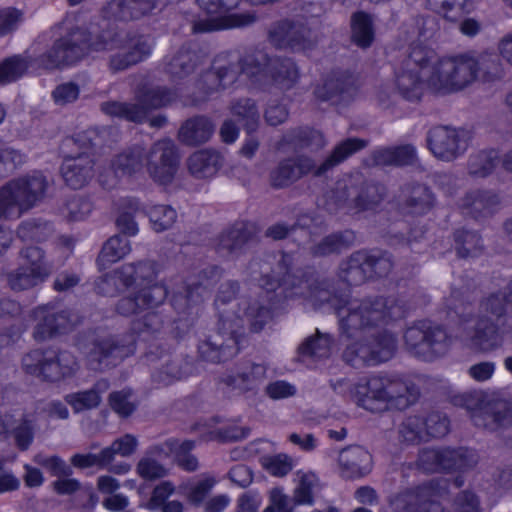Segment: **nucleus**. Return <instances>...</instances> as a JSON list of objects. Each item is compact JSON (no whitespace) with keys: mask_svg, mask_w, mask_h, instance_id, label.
<instances>
[{"mask_svg":"<svg viewBox=\"0 0 512 512\" xmlns=\"http://www.w3.org/2000/svg\"><path fill=\"white\" fill-rule=\"evenodd\" d=\"M199 64L197 53L182 48L175 54L167 56L163 62L164 71L172 81H180L190 75Z\"/></svg>","mask_w":512,"mask_h":512,"instance_id":"35","label":"nucleus"},{"mask_svg":"<svg viewBox=\"0 0 512 512\" xmlns=\"http://www.w3.org/2000/svg\"><path fill=\"white\" fill-rule=\"evenodd\" d=\"M398 199L402 212L410 215L428 213L434 207L436 201L430 187L418 182L403 185Z\"/></svg>","mask_w":512,"mask_h":512,"instance_id":"21","label":"nucleus"},{"mask_svg":"<svg viewBox=\"0 0 512 512\" xmlns=\"http://www.w3.org/2000/svg\"><path fill=\"white\" fill-rule=\"evenodd\" d=\"M356 233L351 229H345L330 233L318 242H311L307 248L310 256L314 258L327 257L341 254L356 244Z\"/></svg>","mask_w":512,"mask_h":512,"instance_id":"25","label":"nucleus"},{"mask_svg":"<svg viewBox=\"0 0 512 512\" xmlns=\"http://www.w3.org/2000/svg\"><path fill=\"white\" fill-rule=\"evenodd\" d=\"M152 229L157 232H163L170 229L177 219V212L168 205H154L147 211Z\"/></svg>","mask_w":512,"mask_h":512,"instance_id":"54","label":"nucleus"},{"mask_svg":"<svg viewBox=\"0 0 512 512\" xmlns=\"http://www.w3.org/2000/svg\"><path fill=\"white\" fill-rule=\"evenodd\" d=\"M338 466L341 477L345 479L362 478L372 470V455L362 446L350 445L340 451Z\"/></svg>","mask_w":512,"mask_h":512,"instance_id":"22","label":"nucleus"},{"mask_svg":"<svg viewBox=\"0 0 512 512\" xmlns=\"http://www.w3.org/2000/svg\"><path fill=\"white\" fill-rule=\"evenodd\" d=\"M2 187L15 217L19 218L44 200L50 187V181L42 172L33 171L8 181Z\"/></svg>","mask_w":512,"mask_h":512,"instance_id":"12","label":"nucleus"},{"mask_svg":"<svg viewBox=\"0 0 512 512\" xmlns=\"http://www.w3.org/2000/svg\"><path fill=\"white\" fill-rule=\"evenodd\" d=\"M168 296L164 282H153L136 287L129 296L118 300L116 311L123 316H132L146 310H152L162 305Z\"/></svg>","mask_w":512,"mask_h":512,"instance_id":"16","label":"nucleus"},{"mask_svg":"<svg viewBox=\"0 0 512 512\" xmlns=\"http://www.w3.org/2000/svg\"><path fill=\"white\" fill-rule=\"evenodd\" d=\"M481 71L483 82L502 75V66L496 55L484 53L478 58L469 54L437 59L434 50L422 45L412 47L404 70L397 74L399 91L407 93L418 86L435 92L456 93L469 86Z\"/></svg>","mask_w":512,"mask_h":512,"instance_id":"3","label":"nucleus"},{"mask_svg":"<svg viewBox=\"0 0 512 512\" xmlns=\"http://www.w3.org/2000/svg\"><path fill=\"white\" fill-rule=\"evenodd\" d=\"M65 401L73 408L76 413L84 410L93 409L99 406L101 396L96 391H81L70 393L65 396Z\"/></svg>","mask_w":512,"mask_h":512,"instance_id":"58","label":"nucleus"},{"mask_svg":"<svg viewBox=\"0 0 512 512\" xmlns=\"http://www.w3.org/2000/svg\"><path fill=\"white\" fill-rule=\"evenodd\" d=\"M255 238V228L246 222H237L223 230L215 239L214 247L222 257L241 254L245 246Z\"/></svg>","mask_w":512,"mask_h":512,"instance_id":"18","label":"nucleus"},{"mask_svg":"<svg viewBox=\"0 0 512 512\" xmlns=\"http://www.w3.org/2000/svg\"><path fill=\"white\" fill-rule=\"evenodd\" d=\"M237 72L230 66L215 65L213 70L205 72L198 80V87L205 93L220 92L233 85Z\"/></svg>","mask_w":512,"mask_h":512,"instance_id":"39","label":"nucleus"},{"mask_svg":"<svg viewBox=\"0 0 512 512\" xmlns=\"http://www.w3.org/2000/svg\"><path fill=\"white\" fill-rule=\"evenodd\" d=\"M500 203L499 196L490 190L474 189L461 199L460 207L474 219L491 215Z\"/></svg>","mask_w":512,"mask_h":512,"instance_id":"30","label":"nucleus"},{"mask_svg":"<svg viewBox=\"0 0 512 512\" xmlns=\"http://www.w3.org/2000/svg\"><path fill=\"white\" fill-rule=\"evenodd\" d=\"M406 350L414 357L431 361L445 355L452 343L446 329L422 320L408 327L403 335Z\"/></svg>","mask_w":512,"mask_h":512,"instance_id":"8","label":"nucleus"},{"mask_svg":"<svg viewBox=\"0 0 512 512\" xmlns=\"http://www.w3.org/2000/svg\"><path fill=\"white\" fill-rule=\"evenodd\" d=\"M384 347L381 351H371L366 340L356 341L345 348L342 357L345 363L357 369L375 366L388 356L389 347L387 344Z\"/></svg>","mask_w":512,"mask_h":512,"instance_id":"33","label":"nucleus"},{"mask_svg":"<svg viewBox=\"0 0 512 512\" xmlns=\"http://www.w3.org/2000/svg\"><path fill=\"white\" fill-rule=\"evenodd\" d=\"M195 448V442L192 440H185L177 442L174 457L177 465L185 471L194 472L198 469L199 463L196 456L190 452Z\"/></svg>","mask_w":512,"mask_h":512,"instance_id":"59","label":"nucleus"},{"mask_svg":"<svg viewBox=\"0 0 512 512\" xmlns=\"http://www.w3.org/2000/svg\"><path fill=\"white\" fill-rule=\"evenodd\" d=\"M266 370V367L262 364L251 363L235 375L224 376L221 381L231 390L245 393L259 387L266 378Z\"/></svg>","mask_w":512,"mask_h":512,"instance_id":"34","label":"nucleus"},{"mask_svg":"<svg viewBox=\"0 0 512 512\" xmlns=\"http://www.w3.org/2000/svg\"><path fill=\"white\" fill-rule=\"evenodd\" d=\"M140 212V205L136 199L127 198L122 200L116 225L121 233L128 236H135L138 233V224L135 216Z\"/></svg>","mask_w":512,"mask_h":512,"instance_id":"50","label":"nucleus"},{"mask_svg":"<svg viewBox=\"0 0 512 512\" xmlns=\"http://www.w3.org/2000/svg\"><path fill=\"white\" fill-rule=\"evenodd\" d=\"M136 470L138 475L145 480H155L167 475V469L148 455L139 460Z\"/></svg>","mask_w":512,"mask_h":512,"instance_id":"62","label":"nucleus"},{"mask_svg":"<svg viewBox=\"0 0 512 512\" xmlns=\"http://www.w3.org/2000/svg\"><path fill=\"white\" fill-rule=\"evenodd\" d=\"M367 258L366 267L370 278L374 276L385 277L393 268L392 259L386 254L373 255L367 251Z\"/></svg>","mask_w":512,"mask_h":512,"instance_id":"64","label":"nucleus"},{"mask_svg":"<svg viewBox=\"0 0 512 512\" xmlns=\"http://www.w3.org/2000/svg\"><path fill=\"white\" fill-rule=\"evenodd\" d=\"M371 158L377 166H410L417 162V150L412 144L381 147L371 153Z\"/></svg>","mask_w":512,"mask_h":512,"instance_id":"32","label":"nucleus"},{"mask_svg":"<svg viewBox=\"0 0 512 512\" xmlns=\"http://www.w3.org/2000/svg\"><path fill=\"white\" fill-rule=\"evenodd\" d=\"M372 20L363 12L355 13L352 17V39L360 47L366 48L373 41Z\"/></svg>","mask_w":512,"mask_h":512,"instance_id":"53","label":"nucleus"},{"mask_svg":"<svg viewBox=\"0 0 512 512\" xmlns=\"http://www.w3.org/2000/svg\"><path fill=\"white\" fill-rule=\"evenodd\" d=\"M431 10L450 21H457L474 8V0H428Z\"/></svg>","mask_w":512,"mask_h":512,"instance_id":"46","label":"nucleus"},{"mask_svg":"<svg viewBox=\"0 0 512 512\" xmlns=\"http://www.w3.org/2000/svg\"><path fill=\"white\" fill-rule=\"evenodd\" d=\"M243 336L244 323L218 322L217 330L199 343V357L213 364L229 361L239 353Z\"/></svg>","mask_w":512,"mask_h":512,"instance_id":"11","label":"nucleus"},{"mask_svg":"<svg viewBox=\"0 0 512 512\" xmlns=\"http://www.w3.org/2000/svg\"><path fill=\"white\" fill-rule=\"evenodd\" d=\"M152 40L149 37L115 34L104 32L95 40L83 29L76 28L61 37L44 54L31 61L26 56L15 55L0 63V85H6L18 80L29 67L36 69H54L62 65L74 64L85 56L102 50L123 48L122 54L111 59L114 70H124L147 58L152 50Z\"/></svg>","mask_w":512,"mask_h":512,"instance_id":"2","label":"nucleus"},{"mask_svg":"<svg viewBox=\"0 0 512 512\" xmlns=\"http://www.w3.org/2000/svg\"><path fill=\"white\" fill-rule=\"evenodd\" d=\"M224 165V156L212 148H204L190 154L186 159L189 174L196 179L215 176Z\"/></svg>","mask_w":512,"mask_h":512,"instance_id":"24","label":"nucleus"},{"mask_svg":"<svg viewBox=\"0 0 512 512\" xmlns=\"http://www.w3.org/2000/svg\"><path fill=\"white\" fill-rule=\"evenodd\" d=\"M448 494V481L433 479L398 493L390 500V505L394 512H451L439 502Z\"/></svg>","mask_w":512,"mask_h":512,"instance_id":"10","label":"nucleus"},{"mask_svg":"<svg viewBox=\"0 0 512 512\" xmlns=\"http://www.w3.org/2000/svg\"><path fill=\"white\" fill-rule=\"evenodd\" d=\"M243 74L256 78V86H276L280 89L292 87L299 78L295 63L289 59L268 58L262 52L247 54L240 60Z\"/></svg>","mask_w":512,"mask_h":512,"instance_id":"7","label":"nucleus"},{"mask_svg":"<svg viewBox=\"0 0 512 512\" xmlns=\"http://www.w3.org/2000/svg\"><path fill=\"white\" fill-rule=\"evenodd\" d=\"M63 178L68 186L80 189L94 175V161L87 153L69 156L64 159L61 167Z\"/></svg>","mask_w":512,"mask_h":512,"instance_id":"29","label":"nucleus"},{"mask_svg":"<svg viewBox=\"0 0 512 512\" xmlns=\"http://www.w3.org/2000/svg\"><path fill=\"white\" fill-rule=\"evenodd\" d=\"M424 420V432L426 440L429 438H441L449 432V420L441 412H431Z\"/></svg>","mask_w":512,"mask_h":512,"instance_id":"57","label":"nucleus"},{"mask_svg":"<svg viewBox=\"0 0 512 512\" xmlns=\"http://www.w3.org/2000/svg\"><path fill=\"white\" fill-rule=\"evenodd\" d=\"M93 205L91 201L83 197H73L65 205L66 216L71 221L84 220L92 212Z\"/></svg>","mask_w":512,"mask_h":512,"instance_id":"63","label":"nucleus"},{"mask_svg":"<svg viewBox=\"0 0 512 512\" xmlns=\"http://www.w3.org/2000/svg\"><path fill=\"white\" fill-rule=\"evenodd\" d=\"M163 98H138L137 102L111 101L102 105V110L109 115L124 118L133 122H142L147 115L161 103Z\"/></svg>","mask_w":512,"mask_h":512,"instance_id":"23","label":"nucleus"},{"mask_svg":"<svg viewBox=\"0 0 512 512\" xmlns=\"http://www.w3.org/2000/svg\"><path fill=\"white\" fill-rule=\"evenodd\" d=\"M131 251L129 240L115 235L110 237L103 245L97 263L101 269L119 261Z\"/></svg>","mask_w":512,"mask_h":512,"instance_id":"45","label":"nucleus"},{"mask_svg":"<svg viewBox=\"0 0 512 512\" xmlns=\"http://www.w3.org/2000/svg\"><path fill=\"white\" fill-rule=\"evenodd\" d=\"M238 291L239 284L236 281H227L220 286L214 302L219 323L224 321L243 323V320L234 313L233 307H229L235 300Z\"/></svg>","mask_w":512,"mask_h":512,"instance_id":"42","label":"nucleus"},{"mask_svg":"<svg viewBox=\"0 0 512 512\" xmlns=\"http://www.w3.org/2000/svg\"><path fill=\"white\" fill-rule=\"evenodd\" d=\"M190 370V364L185 359L169 358L153 372L152 379L159 385L167 386L186 377Z\"/></svg>","mask_w":512,"mask_h":512,"instance_id":"44","label":"nucleus"},{"mask_svg":"<svg viewBox=\"0 0 512 512\" xmlns=\"http://www.w3.org/2000/svg\"><path fill=\"white\" fill-rule=\"evenodd\" d=\"M291 264V256L281 254L277 261L279 279L270 281L266 276L262 280L263 287L272 292L282 286L286 297H305L315 308L324 303L330 304L338 317L342 334L348 338L369 333L391 321L401 319L407 312L406 305L394 296L339 299L332 294L328 280L303 279L300 271L297 274L291 272Z\"/></svg>","mask_w":512,"mask_h":512,"instance_id":"1","label":"nucleus"},{"mask_svg":"<svg viewBox=\"0 0 512 512\" xmlns=\"http://www.w3.org/2000/svg\"><path fill=\"white\" fill-rule=\"evenodd\" d=\"M53 229L48 222L30 219L22 222L17 229V236L22 241L41 242L46 240Z\"/></svg>","mask_w":512,"mask_h":512,"instance_id":"52","label":"nucleus"},{"mask_svg":"<svg viewBox=\"0 0 512 512\" xmlns=\"http://www.w3.org/2000/svg\"><path fill=\"white\" fill-rule=\"evenodd\" d=\"M386 187L374 180L350 177L337 182L326 199L325 207L332 214H357L374 210L385 199Z\"/></svg>","mask_w":512,"mask_h":512,"instance_id":"6","label":"nucleus"},{"mask_svg":"<svg viewBox=\"0 0 512 512\" xmlns=\"http://www.w3.org/2000/svg\"><path fill=\"white\" fill-rule=\"evenodd\" d=\"M31 317L37 322L33 337L36 341H45L56 335L72 330L77 316L69 310H56L51 304L37 306L31 311Z\"/></svg>","mask_w":512,"mask_h":512,"instance_id":"15","label":"nucleus"},{"mask_svg":"<svg viewBox=\"0 0 512 512\" xmlns=\"http://www.w3.org/2000/svg\"><path fill=\"white\" fill-rule=\"evenodd\" d=\"M22 366L26 373L50 382L70 377L78 369L70 352L54 348L32 350L23 357Z\"/></svg>","mask_w":512,"mask_h":512,"instance_id":"9","label":"nucleus"},{"mask_svg":"<svg viewBox=\"0 0 512 512\" xmlns=\"http://www.w3.org/2000/svg\"><path fill=\"white\" fill-rule=\"evenodd\" d=\"M498 163L499 154L496 150H480L468 157L467 173L472 178H486L493 173Z\"/></svg>","mask_w":512,"mask_h":512,"instance_id":"43","label":"nucleus"},{"mask_svg":"<svg viewBox=\"0 0 512 512\" xmlns=\"http://www.w3.org/2000/svg\"><path fill=\"white\" fill-rule=\"evenodd\" d=\"M119 273L121 284L125 288L131 287L132 285L139 287L153 282H159L157 265L151 260H141L123 264L119 267Z\"/></svg>","mask_w":512,"mask_h":512,"instance_id":"31","label":"nucleus"},{"mask_svg":"<svg viewBox=\"0 0 512 512\" xmlns=\"http://www.w3.org/2000/svg\"><path fill=\"white\" fill-rule=\"evenodd\" d=\"M348 396L371 412L404 410L413 405L420 390L411 380L395 374H378L350 384Z\"/></svg>","mask_w":512,"mask_h":512,"instance_id":"4","label":"nucleus"},{"mask_svg":"<svg viewBox=\"0 0 512 512\" xmlns=\"http://www.w3.org/2000/svg\"><path fill=\"white\" fill-rule=\"evenodd\" d=\"M270 41L279 48L307 50L312 47L311 32L302 24L282 21L275 24L269 32Z\"/></svg>","mask_w":512,"mask_h":512,"instance_id":"20","label":"nucleus"},{"mask_svg":"<svg viewBox=\"0 0 512 512\" xmlns=\"http://www.w3.org/2000/svg\"><path fill=\"white\" fill-rule=\"evenodd\" d=\"M332 338L328 334H322L318 330L314 336L308 337L299 347L302 356L322 359L331 354Z\"/></svg>","mask_w":512,"mask_h":512,"instance_id":"49","label":"nucleus"},{"mask_svg":"<svg viewBox=\"0 0 512 512\" xmlns=\"http://www.w3.org/2000/svg\"><path fill=\"white\" fill-rule=\"evenodd\" d=\"M21 265L47 278L52 274L53 267L47 261L45 251L38 246H27L19 251Z\"/></svg>","mask_w":512,"mask_h":512,"instance_id":"48","label":"nucleus"},{"mask_svg":"<svg viewBox=\"0 0 512 512\" xmlns=\"http://www.w3.org/2000/svg\"><path fill=\"white\" fill-rule=\"evenodd\" d=\"M242 0H219L218 17L194 23V32H210L222 29L242 28L253 24L257 16L254 12L239 13L236 9Z\"/></svg>","mask_w":512,"mask_h":512,"instance_id":"17","label":"nucleus"},{"mask_svg":"<svg viewBox=\"0 0 512 512\" xmlns=\"http://www.w3.org/2000/svg\"><path fill=\"white\" fill-rule=\"evenodd\" d=\"M47 279V277L36 273L21 264L18 268L9 272L7 275L8 284L14 291L32 289L44 283Z\"/></svg>","mask_w":512,"mask_h":512,"instance_id":"51","label":"nucleus"},{"mask_svg":"<svg viewBox=\"0 0 512 512\" xmlns=\"http://www.w3.org/2000/svg\"><path fill=\"white\" fill-rule=\"evenodd\" d=\"M286 98H270L267 108L264 112L266 122L271 126H277L285 122L289 115L287 103L283 100Z\"/></svg>","mask_w":512,"mask_h":512,"instance_id":"61","label":"nucleus"},{"mask_svg":"<svg viewBox=\"0 0 512 512\" xmlns=\"http://www.w3.org/2000/svg\"><path fill=\"white\" fill-rule=\"evenodd\" d=\"M423 417H407L400 425L399 433L407 442L426 441Z\"/></svg>","mask_w":512,"mask_h":512,"instance_id":"60","label":"nucleus"},{"mask_svg":"<svg viewBox=\"0 0 512 512\" xmlns=\"http://www.w3.org/2000/svg\"><path fill=\"white\" fill-rule=\"evenodd\" d=\"M215 125L210 118L198 115L185 120L177 133L180 143L189 147H196L208 142L213 136Z\"/></svg>","mask_w":512,"mask_h":512,"instance_id":"28","label":"nucleus"},{"mask_svg":"<svg viewBox=\"0 0 512 512\" xmlns=\"http://www.w3.org/2000/svg\"><path fill=\"white\" fill-rule=\"evenodd\" d=\"M442 471H467L474 468L479 457L477 453L466 447L442 448Z\"/></svg>","mask_w":512,"mask_h":512,"instance_id":"40","label":"nucleus"},{"mask_svg":"<svg viewBox=\"0 0 512 512\" xmlns=\"http://www.w3.org/2000/svg\"><path fill=\"white\" fill-rule=\"evenodd\" d=\"M137 446V438L132 434H125L114 440L109 447L103 449V457H107L108 463H111L116 454L128 457L136 451Z\"/></svg>","mask_w":512,"mask_h":512,"instance_id":"56","label":"nucleus"},{"mask_svg":"<svg viewBox=\"0 0 512 512\" xmlns=\"http://www.w3.org/2000/svg\"><path fill=\"white\" fill-rule=\"evenodd\" d=\"M282 143L296 150L322 149L326 145L324 135L311 127L301 126L288 130L282 137Z\"/></svg>","mask_w":512,"mask_h":512,"instance_id":"36","label":"nucleus"},{"mask_svg":"<svg viewBox=\"0 0 512 512\" xmlns=\"http://www.w3.org/2000/svg\"><path fill=\"white\" fill-rule=\"evenodd\" d=\"M133 352L132 346L119 345L112 337L95 340L86 354L87 365L95 371L115 365Z\"/></svg>","mask_w":512,"mask_h":512,"instance_id":"19","label":"nucleus"},{"mask_svg":"<svg viewBox=\"0 0 512 512\" xmlns=\"http://www.w3.org/2000/svg\"><path fill=\"white\" fill-rule=\"evenodd\" d=\"M510 408L511 405L505 402L487 401L483 407L471 415V419L476 427L495 431L500 427L512 425Z\"/></svg>","mask_w":512,"mask_h":512,"instance_id":"27","label":"nucleus"},{"mask_svg":"<svg viewBox=\"0 0 512 512\" xmlns=\"http://www.w3.org/2000/svg\"><path fill=\"white\" fill-rule=\"evenodd\" d=\"M368 144L365 139L347 138L335 145L321 162L303 153L285 157L271 169L269 183L275 189H285L307 176L323 177Z\"/></svg>","mask_w":512,"mask_h":512,"instance_id":"5","label":"nucleus"},{"mask_svg":"<svg viewBox=\"0 0 512 512\" xmlns=\"http://www.w3.org/2000/svg\"><path fill=\"white\" fill-rule=\"evenodd\" d=\"M266 276L269 277L270 281L279 279V276L277 275V266L272 269L271 274L265 273V274H263V276L260 279V288L263 291H265V293H266L265 297L267 299V302H269V304L262 303L257 299H254L251 302L245 301L242 303L244 305V308H243L244 314L247 317L249 324H250V329L252 332H255V333L260 332L265 327V325L267 323H269V321L272 319V310H271L270 302H272L274 299L273 293L275 291L268 292L267 289L265 287H263L262 280Z\"/></svg>","mask_w":512,"mask_h":512,"instance_id":"26","label":"nucleus"},{"mask_svg":"<svg viewBox=\"0 0 512 512\" xmlns=\"http://www.w3.org/2000/svg\"><path fill=\"white\" fill-rule=\"evenodd\" d=\"M145 167L149 177L159 185H169L175 179L180 166L178 147L170 138L154 142L145 151Z\"/></svg>","mask_w":512,"mask_h":512,"instance_id":"14","label":"nucleus"},{"mask_svg":"<svg viewBox=\"0 0 512 512\" xmlns=\"http://www.w3.org/2000/svg\"><path fill=\"white\" fill-rule=\"evenodd\" d=\"M455 250L461 258L478 256L483 250V243L477 232L464 228L454 232Z\"/></svg>","mask_w":512,"mask_h":512,"instance_id":"47","label":"nucleus"},{"mask_svg":"<svg viewBox=\"0 0 512 512\" xmlns=\"http://www.w3.org/2000/svg\"><path fill=\"white\" fill-rule=\"evenodd\" d=\"M367 251L353 252L340 266V278L349 285H359L370 278L366 267Z\"/></svg>","mask_w":512,"mask_h":512,"instance_id":"41","label":"nucleus"},{"mask_svg":"<svg viewBox=\"0 0 512 512\" xmlns=\"http://www.w3.org/2000/svg\"><path fill=\"white\" fill-rule=\"evenodd\" d=\"M144 156V148L130 147L112 159L111 168L117 177L132 176L143 170Z\"/></svg>","mask_w":512,"mask_h":512,"instance_id":"38","label":"nucleus"},{"mask_svg":"<svg viewBox=\"0 0 512 512\" xmlns=\"http://www.w3.org/2000/svg\"><path fill=\"white\" fill-rule=\"evenodd\" d=\"M232 113L244 121L248 133L257 129L260 115L253 98H239L232 106Z\"/></svg>","mask_w":512,"mask_h":512,"instance_id":"55","label":"nucleus"},{"mask_svg":"<svg viewBox=\"0 0 512 512\" xmlns=\"http://www.w3.org/2000/svg\"><path fill=\"white\" fill-rule=\"evenodd\" d=\"M156 7V0H112L107 5V14L123 20L140 18Z\"/></svg>","mask_w":512,"mask_h":512,"instance_id":"37","label":"nucleus"},{"mask_svg":"<svg viewBox=\"0 0 512 512\" xmlns=\"http://www.w3.org/2000/svg\"><path fill=\"white\" fill-rule=\"evenodd\" d=\"M471 134L462 127L435 125L426 133V147L443 162H453L462 157L470 144Z\"/></svg>","mask_w":512,"mask_h":512,"instance_id":"13","label":"nucleus"}]
</instances>
